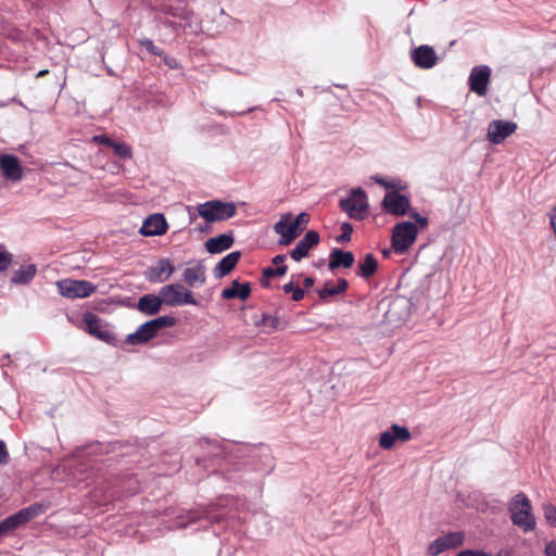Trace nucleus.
I'll return each instance as SVG.
<instances>
[{
  "instance_id": "f257e3e1",
  "label": "nucleus",
  "mask_w": 556,
  "mask_h": 556,
  "mask_svg": "<svg viewBox=\"0 0 556 556\" xmlns=\"http://www.w3.org/2000/svg\"><path fill=\"white\" fill-rule=\"evenodd\" d=\"M508 511L513 525L520 528L523 532L533 531L536 527L535 517L528 496L520 492L509 502Z\"/></svg>"
},
{
  "instance_id": "f03ea898",
  "label": "nucleus",
  "mask_w": 556,
  "mask_h": 556,
  "mask_svg": "<svg viewBox=\"0 0 556 556\" xmlns=\"http://www.w3.org/2000/svg\"><path fill=\"white\" fill-rule=\"evenodd\" d=\"M339 205L350 218L356 220L365 218L369 206L367 194L361 187L353 188L348 198L340 200Z\"/></svg>"
},
{
  "instance_id": "7ed1b4c3",
  "label": "nucleus",
  "mask_w": 556,
  "mask_h": 556,
  "mask_svg": "<svg viewBox=\"0 0 556 556\" xmlns=\"http://www.w3.org/2000/svg\"><path fill=\"white\" fill-rule=\"evenodd\" d=\"M418 227L412 222H401L392 229V249L397 254L406 252L416 241Z\"/></svg>"
},
{
  "instance_id": "20e7f679",
  "label": "nucleus",
  "mask_w": 556,
  "mask_h": 556,
  "mask_svg": "<svg viewBox=\"0 0 556 556\" xmlns=\"http://www.w3.org/2000/svg\"><path fill=\"white\" fill-rule=\"evenodd\" d=\"M236 205L218 200L207 201L198 206L199 215L208 223L226 220L236 214Z\"/></svg>"
},
{
  "instance_id": "39448f33",
  "label": "nucleus",
  "mask_w": 556,
  "mask_h": 556,
  "mask_svg": "<svg viewBox=\"0 0 556 556\" xmlns=\"http://www.w3.org/2000/svg\"><path fill=\"white\" fill-rule=\"evenodd\" d=\"M83 321L86 325L84 330L90 336L110 345H117L118 341L116 336L109 329L108 324H105L98 315L92 312H86L83 315Z\"/></svg>"
},
{
  "instance_id": "423d86ee",
  "label": "nucleus",
  "mask_w": 556,
  "mask_h": 556,
  "mask_svg": "<svg viewBox=\"0 0 556 556\" xmlns=\"http://www.w3.org/2000/svg\"><path fill=\"white\" fill-rule=\"evenodd\" d=\"M58 291L68 299H84L96 292L97 287L88 280L62 279L56 282Z\"/></svg>"
},
{
  "instance_id": "0eeeda50",
  "label": "nucleus",
  "mask_w": 556,
  "mask_h": 556,
  "mask_svg": "<svg viewBox=\"0 0 556 556\" xmlns=\"http://www.w3.org/2000/svg\"><path fill=\"white\" fill-rule=\"evenodd\" d=\"M160 295L163 298L164 304L168 306L198 304V301L193 298L192 292L179 283H172L162 287L160 290Z\"/></svg>"
},
{
  "instance_id": "6e6552de",
  "label": "nucleus",
  "mask_w": 556,
  "mask_h": 556,
  "mask_svg": "<svg viewBox=\"0 0 556 556\" xmlns=\"http://www.w3.org/2000/svg\"><path fill=\"white\" fill-rule=\"evenodd\" d=\"M382 207L389 214L404 216L410 208V200L399 191L392 190L386 193L382 200Z\"/></svg>"
},
{
  "instance_id": "1a4fd4ad",
  "label": "nucleus",
  "mask_w": 556,
  "mask_h": 556,
  "mask_svg": "<svg viewBox=\"0 0 556 556\" xmlns=\"http://www.w3.org/2000/svg\"><path fill=\"white\" fill-rule=\"evenodd\" d=\"M517 129V124L511 121L493 119L489 123L486 139L493 144H500Z\"/></svg>"
},
{
  "instance_id": "9d476101",
  "label": "nucleus",
  "mask_w": 556,
  "mask_h": 556,
  "mask_svg": "<svg viewBox=\"0 0 556 556\" xmlns=\"http://www.w3.org/2000/svg\"><path fill=\"white\" fill-rule=\"evenodd\" d=\"M224 519L223 515L214 514L213 508L208 507H199L195 509H191L188 511L187 521L182 518L178 521L179 528H186L189 525L195 523L198 521H203L205 525L203 527H207L208 525L219 523Z\"/></svg>"
},
{
  "instance_id": "9b49d317",
  "label": "nucleus",
  "mask_w": 556,
  "mask_h": 556,
  "mask_svg": "<svg viewBox=\"0 0 556 556\" xmlns=\"http://www.w3.org/2000/svg\"><path fill=\"white\" fill-rule=\"evenodd\" d=\"M413 63L422 70L434 67L439 62V56L431 46L421 45L410 51Z\"/></svg>"
},
{
  "instance_id": "f8f14e48",
  "label": "nucleus",
  "mask_w": 556,
  "mask_h": 556,
  "mask_svg": "<svg viewBox=\"0 0 556 556\" xmlns=\"http://www.w3.org/2000/svg\"><path fill=\"white\" fill-rule=\"evenodd\" d=\"M491 70L486 65L475 66L469 75L470 90L482 97L486 94Z\"/></svg>"
},
{
  "instance_id": "ddd939ff",
  "label": "nucleus",
  "mask_w": 556,
  "mask_h": 556,
  "mask_svg": "<svg viewBox=\"0 0 556 556\" xmlns=\"http://www.w3.org/2000/svg\"><path fill=\"white\" fill-rule=\"evenodd\" d=\"M174 271L175 267L169 258H160L155 265L148 268L146 278L153 283L164 282L169 279Z\"/></svg>"
},
{
  "instance_id": "4468645a",
  "label": "nucleus",
  "mask_w": 556,
  "mask_h": 556,
  "mask_svg": "<svg viewBox=\"0 0 556 556\" xmlns=\"http://www.w3.org/2000/svg\"><path fill=\"white\" fill-rule=\"evenodd\" d=\"M319 233L316 230H308L290 252L291 258L300 262L308 255L311 249L319 243Z\"/></svg>"
},
{
  "instance_id": "2eb2a0df",
  "label": "nucleus",
  "mask_w": 556,
  "mask_h": 556,
  "mask_svg": "<svg viewBox=\"0 0 556 556\" xmlns=\"http://www.w3.org/2000/svg\"><path fill=\"white\" fill-rule=\"evenodd\" d=\"M308 220V214L300 213L295 217V219L291 224H289V227L287 228L286 232L282 233V238H279L278 243L280 245H289L302 233Z\"/></svg>"
},
{
  "instance_id": "dca6fc26",
  "label": "nucleus",
  "mask_w": 556,
  "mask_h": 556,
  "mask_svg": "<svg viewBox=\"0 0 556 556\" xmlns=\"http://www.w3.org/2000/svg\"><path fill=\"white\" fill-rule=\"evenodd\" d=\"M167 230V223L163 214L150 215L142 224L140 233L146 237L161 236Z\"/></svg>"
},
{
  "instance_id": "f3484780",
  "label": "nucleus",
  "mask_w": 556,
  "mask_h": 556,
  "mask_svg": "<svg viewBox=\"0 0 556 556\" xmlns=\"http://www.w3.org/2000/svg\"><path fill=\"white\" fill-rule=\"evenodd\" d=\"M0 168L3 176L12 181H18L23 177V169L17 156L3 154L0 156Z\"/></svg>"
},
{
  "instance_id": "a211bd4d",
  "label": "nucleus",
  "mask_w": 556,
  "mask_h": 556,
  "mask_svg": "<svg viewBox=\"0 0 556 556\" xmlns=\"http://www.w3.org/2000/svg\"><path fill=\"white\" fill-rule=\"evenodd\" d=\"M163 303L164 301L161 295L157 296L149 293L139 298L136 307L146 316H153L160 312Z\"/></svg>"
},
{
  "instance_id": "6ab92c4d",
  "label": "nucleus",
  "mask_w": 556,
  "mask_h": 556,
  "mask_svg": "<svg viewBox=\"0 0 556 556\" xmlns=\"http://www.w3.org/2000/svg\"><path fill=\"white\" fill-rule=\"evenodd\" d=\"M354 261L355 258L352 252L334 248L330 252L328 267L330 270H334L340 267L351 268Z\"/></svg>"
},
{
  "instance_id": "aec40b11",
  "label": "nucleus",
  "mask_w": 556,
  "mask_h": 556,
  "mask_svg": "<svg viewBox=\"0 0 556 556\" xmlns=\"http://www.w3.org/2000/svg\"><path fill=\"white\" fill-rule=\"evenodd\" d=\"M184 280L190 288L203 286L206 281V268L202 263L184 270Z\"/></svg>"
},
{
  "instance_id": "412c9836",
  "label": "nucleus",
  "mask_w": 556,
  "mask_h": 556,
  "mask_svg": "<svg viewBox=\"0 0 556 556\" xmlns=\"http://www.w3.org/2000/svg\"><path fill=\"white\" fill-rule=\"evenodd\" d=\"M233 236L231 232L222 233L216 237L210 238L205 242V249L211 254L222 253L228 249H230L233 244Z\"/></svg>"
},
{
  "instance_id": "4be33fe9",
  "label": "nucleus",
  "mask_w": 556,
  "mask_h": 556,
  "mask_svg": "<svg viewBox=\"0 0 556 556\" xmlns=\"http://www.w3.org/2000/svg\"><path fill=\"white\" fill-rule=\"evenodd\" d=\"M241 257L240 251H233L224 256L214 267L213 273L216 278H223L231 273Z\"/></svg>"
},
{
  "instance_id": "5701e85b",
  "label": "nucleus",
  "mask_w": 556,
  "mask_h": 556,
  "mask_svg": "<svg viewBox=\"0 0 556 556\" xmlns=\"http://www.w3.org/2000/svg\"><path fill=\"white\" fill-rule=\"evenodd\" d=\"M251 294V285L249 282L240 283L238 280H232L231 286L222 291V298L225 300L240 299L247 300Z\"/></svg>"
},
{
  "instance_id": "b1692460",
  "label": "nucleus",
  "mask_w": 556,
  "mask_h": 556,
  "mask_svg": "<svg viewBox=\"0 0 556 556\" xmlns=\"http://www.w3.org/2000/svg\"><path fill=\"white\" fill-rule=\"evenodd\" d=\"M156 336L149 321H146L138 329L126 337V342L131 345L144 344Z\"/></svg>"
},
{
  "instance_id": "393cba45",
  "label": "nucleus",
  "mask_w": 556,
  "mask_h": 556,
  "mask_svg": "<svg viewBox=\"0 0 556 556\" xmlns=\"http://www.w3.org/2000/svg\"><path fill=\"white\" fill-rule=\"evenodd\" d=\"M378 269V262L375 256L370 253L366 254L362 262L358 264L357 275L369 279L371 278Z\"/></svg>"
},
{
  "instance_id": "a878e982",
  "label": "nucleus",
  "mask_w": 556,
  "mask_h": 556,
  "mask_svg": "<svg viewBox=\"0 0 556 556\" xmlns=\"http://www.w3.org/2000/svg\"><path fill=\"white\" fill-rule=\"evenodd\" d=\"M37 273V267L34 264H29L25 267H21L15 270L11 277V282L14 285H27L29 283Z\"/></svg>"
},
{
  "instance_id": "bb28decb",
  "label": "nucleus",
  "mask_w": 556,
  "mask_h": 556,
  "mask_svg": "<svg viewBox=\"0 0 556 556\" xmlns=\"http://www.w3.org/2000/svg\"><path fill=\"white\" fill-rule=\"evenodd\" d=\"M25 523H27V522H26L22 511L18 510L17 513H15V514L7 517L2 521H0V529L3 533V535H5L10 531L17 529Z\"/></svg>"
},
{
  "instance_id": "cd10ccee",
  "label": "nucleus",
  "mask_w": 556,
  "mask_h": 556,
  "mask_svg": "<svg viewBox=\"0 0 556 556\" xmlns=\"http://www.w3.org/2000/svg\"><path fill=\"white\" fill-rule=\"evenodd\" d=\"M152 330L157 334L161 329L169 328L176 325V318L173 316H160L157 318L148 320Z\"/></svg>"
},
{
  "instance_id": "c85d7f7f",
  "label": "nucleus",
  "mask_w": 556,
  "mask_h": 556,
  "mask_svg": "<svg viewBox=\"0 0 556 556\" xmlns=\"http://www.w3.org/2000/svg\"><path fill=\"white\" fill-rule=\"evenodd\" d=\"M47 509V506L42 503H35L33 505H29L25 508H22L21 511L26 520V522H29L31 519L38 517L39 515L43 514Z\"/></svg>"
},
{
  "instance_id": "c756f323",
  "label": "nucleus",
  "mask_w": 556,
  "mask_h": 556,
  "mask_svg": "<svg viewBox=\"0 0 556 556\" xmlns=\"http://www.w3.org/2000/svg\"><path fill=\"white\" fill-rule=\"evenodd\" d=\"M446 549L455 548L464 543L465 536L462 532H450L441 536Z\"/></svg>"
},
{
  "instance_id": "7c9ffc66",
  "label": "nucleus",
  "mask_w": 556,
  "mask_h": 556,
  "mask_svg": "<svg viewBox=\"0 0 556 556\" xmlns=\"http://www.w3.org/2000/svg\"><path fill=\"white\" fill-rule=\"evenodd\" d=\"M111 148L113 149L114 153L118 155L123 160H130L132 159V149L131 147L126 142H117L113 141L111 144Z\"/></svg>"
},
{
  "instance_id": "2f4dec72",
  "label": "nucleus",
  "mask_w": 556,
  "mask_h": 556,
  "mask_svg": "<svg viewBox=\"0 0 556 556\" xmlns=\"http://www.w3.org/2000/svg\"><path fill=\"white\" fill-rule=\"evenodd\" d=\"M390 428L396 441L407 442L412 439V433L407 427L393 424Z\"/></svg>"
},
{
  "instance_id": "473e14b6",
  "label": "nucleus",
  "mask_w": 556,
  "mask_h": 556,
  "mask_svg": "<svg viewBox=\"0 0 556 556\" xmlns=\"http://www.w3.org/2000/svg\"><path fill=\"white\" fill-rule=\"evenodd\" d=\"M282 289L286 293H291V299L294 302L301 301L305 295L304 290L302 288H300L299 286H295L292 281L286 283L282 287Z\"/></svg>"
},
{
  "instance_id": "72a5a7b5",
  "label": "nucleus",
  "mask_w": 556,
  "mask_h": 556,
  "mask_svg": "<svg viewBox=\"0 0 556 556\" xmlns=\"http://www.w3.org/2000/svg\"><path fill=\"white\" fill-rule=\"evenodd\" d=\"M317 293L323 301L327 300L329 296L339 295L336 285L331 281H327L323 288L317 290Z\"/></svg>"
},
{
  "instance_id": "f704fd0d",
  "label": "nucleus",
  "mask_w": 556,
  "mask_h": 556,
  "mask_svg": "<svg viewBox=\"0 0 556 556\" xmlns=\"http://www.w3.org/2000/svg\"><path fill=\"white\" fill-rule=\"evenodd\" d=\"M542 508L547 523L556 528V506L552 503H544Z\"/></svg>"
},
{
  "instance_id": "c9c22d12",
  "label": "nucleus",
  "mask_w": 556,
  "mask_h": 556,
  "mask_svg": "<svg viewBox=\"0 0 556 556\" xmlns=\"http://www.w3.org/2000/svg\"><path fill=\"white\" fill-rule=\"evenodd\" d=\"M395 438L391 428L388 431H384L380 434L379 445L384 450H391L395 445Z\"/></svg>"
},
{
  "instance_id": "e433bc0d",
  "label": "nucleus",
  "mask_w": 556,
  "mask_h": 556,
  "mask_svg": "<svg viewBox=\"0 0 556 556\" xmlns=\"http://www.w3.org/2000/svg\"><path fill=\"white\" fill-rule=\"evenodd\" d=\"M445 551L447 549L444 545V541L441 536H439L429 544L427 553L429 556H438Z\"/></svg>"
},
{
  "instance_id": "4c0bfd02",
  "label": "nucleus",
  "mask_w": 556,
  "mask_h": 556,
  "mask_svg": "<svg viewBox=\"0 0 556 556\" xmlns=\"http://www.w3.org/2000/svg\"><path fill=\"white\" fill-rule=\"evenodd\" d=\"M138 43L141 48H144L149 53L157 56L163 55V50L154 45V42L149 38H142L138 40Z\"/></svg>"
},
{
  "instance_id": "58836bf2",
  "label": "nucleus",
  "mask_w": 556,
  "mask_h": 556,
  "mask_svg": "<svg viewBox=\"0 0 556 556\" xmlns=\"http://www.w3.org/2000/svg\"><path fill=\"white\" fill-rule=\"evenodd\" d=\"M157 10H159V12H161L162 14L167 15V16H173V17H178V18L184 17V11L176 9L173 5L167 4V3L160 4L157 7Z\"/></svg>"
},
{
  "instance_id": "ea45409f",
  "label": "nucleus",
  "mask_w": 556,
  "mask_h": 556,
  "mask_svg": "<svg viewBox=\"0 0 556 556\" xmlns=\"http://www.w3.org/2000/svg\"><path fill=\"white\" fill-rule=\"evenodd\" d=\"M258 326L264 328H268L270 330H275L279 326V319L276 316H271L269 314H263L262 320L257 323Z\"/></svg>"
},
{
  "instance_id": "a19ab883",
  "label": "nucleus",
  "mask_w": 556,
  "mask_h": 556,
  "mask_svg": "<svg viewBox=\"0 0 556 556\" xmlns=\"http://www.w3.org/2000/svg\"><path fill=\"white\" fill-rule=\"evenodd\" d=\"M13 262V255L0 245V271H5Z\"/></svg>"
},
{
  "instance_id": "79ce46f5",
  "label": "nucleus",
  "mask_w": 556,
  "mask_h": 556,
  "mask_svg": "<svg viewBox=\"0 0 556 556\" xmlns=\"http://www.w3.org/2000/svg\"><path fill=\"white\" fill-rule=\"evenodd\" d=\"M342 233L336 238L337 242L344 243L351 241V235L353 232L352 224L345 222L341 225Z\"/></svg>"
},
{
  "instance_id": "37998d69",
  "label": "nucleus",
  "mask_w": 556,
  "mask_h": 556,
  "mask_svg": "<svg viewBox=\"0 0 556 556\" xmlns=\"http://www.w3.org/2000/svg\"><path fill=\"white\" fill-rule=\"evenodd\" d=\"M275 276L276 275L274 273L273 267H265L262 271V278H261L262 286L265 288L269 287V279Z\"/></svg>"
},
{
  "instance_id": "c03bdc74",
  "label": "nucleus",
  "mask_w": 556,
  "mask_h": 556,
  "mask_svg": "<svg viewBox=\"0 0 556 556\" xmlns=\"http://www.w3.org/2000/svg\"><path fill=\"white\" fill-rule=\"evenodd\" d=\"M164 61V63L170 68V70H180L181 68V64L179 63V61L174 58V56H169L167 54H165L163 52V55L161 56Z\"/></svg>"
},
{
  "instance_id": "a18cd8bd",
  "label": "nucleus",
  "mask_w": 556,
  "mask_h": 556,
  "mask_svg": "<svg viewBox=\"0 0 556 556\" xmlns=\"http://www.w3.org/2000/svg\"><path fill=\"white\" fill-rule=\"evenodd\" d=\"M10 460L9 452L7 445L3 441L0 440V465H7Z\"/></svg>"
},
{
  "instance_id": "49530a36",
  "label": "nucleus",
  "mask_w": 556,
  "mask_h": 556,
  "mask_svg": "<svg viewBox=\"0 0 556 556\" xmlns=\"http://www.w3.org/2000/svg\"><path fill=\"white\" fill-rule=\"evenodd\" d=\"M456 556H491V554L481 549H464L459 552Z\"/></svg>"
},
{
  "instance_id": "de8ad7c7",
  "label": "nucleus",
  "mask_w": 556,
  "mask_h": 556,
  "mask_svg": "<svg viewBox=\"0 0 556 556\" xmlns=\"http://www.w3.org/2000/svg\"><path fill=\"white\" fill-rule=\"evenodd\" d=\"M289 227V224L287 220L282 217L280 220H278L275 226L274 230L276 233L280 235V238H282V233L286 232L287 228Z\"/></svg>"
},
{
  "instance_id": "09e8293b",
  "label": "nucleus",
  "mask_w": 556,
  "mask_h": 556,
  "mask_svg": "<svg viewBox=\"0 0 556 556\" xmlns=\"http://www.w3.org/2000/svg\"><path fill=\"white\" fill-rule=\"evenodd\" d=\"M93 142L98 143V144H103V146H106V147H110L111 148V144L113 143V139H111L109 136L106 135H97L92 138Z\"/></svg>"
},
{
  "instance_id": "8fccbe9b",
  "label": "nucleus",
  "mask_w": 556,
  "mask_h": 556,
  "mask_svg": "<svg viewBox=\"0 0 556 556\" xmlns=\"http://www.w3.org/2000/svg\"><path fill=\"white\" fill-rule=\"evenodd\" d=\"M401 306H407V303L404 301V300H394L391 305H390V309L387 312V315L388 316H392L393 315V311L395 308H399Z\"/></svg>"
},
{
  "instance_id": "3c124183",
  "label": "nucleus",
  "mask_w": 556,
  "mask_h": 556,
  "mask_svg": "<svg viewBox=\"0 0 556 556\" xmlns=\"http://www.w3.org/2000/svg\"><path fill=\"white\" fill-rule=\"evenodd\" d=\"M339 294L344 293L349 288V281L344 278H339L336 285Z\"/></svg>"
},
{
  "instance_id": "603ef678",
  "label": "nucleus",
  "mask_w": 556,
  "mask_h": 556,
  "mask_svg": "<svg viewBox=\"0 0 556 556\" xmlns=\"http://www.w3.org/2000/svg\"><path fill=\"white\" fill-rule=\"evenodd\" d=\"M374 180H375L377 184H379V185L383 186L386 189H394V188L396 187L393 182H389V181H387L386 179H383V178H382V177H380V176H375V177H374Z\"/></svg>"
},
{
  "instance_id": "864d4df0",
  "label": "nucleus",
  "mask_w": 556,
  "mask_h": 556,
  "mask_svg": "<svg viewBox=\"0 0 556 556\" xmlns=\"http://www.w3.org/2000/svg\"><path fill=\"white\" fill-rule=\"evenodd\" d=\"M546 556H556V541H552L545 546Z\"/></svg>"
},
{
  "instance_id": "5fc2aeb1",
  "label": "nucleus",
  "mask_w": 556,
  "mask_h": 556,
  "mask_svg": "<svg viewBox=\"0 0 556 556\" xmlns=\"http://www.w3.org/2000/svg\"><path fill=\"white\" fill-rule=\"evenodd\" d=\"M287 270H288V266L283 265V264L274 268V273L278 277L283 276L287 273Z\"/></svg>"
},
{
  "instance_id": "6e6d98bb",
  "label": "nucleus",
  "mask_w": 556,
  "mask_h": 556,
  "mask_svg": "<svg viewBox=\"0 0 556 556\" xmlns=\"http://www.w3.org/2000/svg\"><path fill=\"white\" fill-rule=\"evenodd\" d=\"M285 260H286V255L278 254V255H276V256H274V257H273L271 263H273L274 265L279 266V265H282V264H283Z\"/></svg>"
},
{
  "instance_id": "4d7b16f0",
  "label": "nucleus",
  "mask_w": 556,
  "mask_h": 556,
  "mask_svg": "<svg viewBox=\"0 0 556 556\" xmlns=\"http://www.w3.org/2000/svg\"><path fill=\"white\" fill-rule=\"evenodd\" d=\"M428 223H429L428 218L422 215H421V217L417 218V224L420 226L421 229L427 228Z\"/></svg>"
},
{
  "instance_id": "13d9d810",
  "label": "nucleus",
  "mask_w": 556,
  "mask_h": 556,
  "mask_svg": "<svg viewBox=\"0 0 556 556\" xmlns=\"http://www.w3.org/2000/svg\"><path fill=\"white\" fill-rule=\"evenodd\" d=\"M314 278L313 277H306L303 281V285L305 288H311L314 286Z\"/></svg>"
},
{
  "instance_id": "bf43d9fd",
  "label": "nucleus",
  "mask_w": 556,
  "mask_h": 556,
  "mask_svg": "<svg viewBox=\"0 0 556 556\" xmlns=\"http://www.w3.org/2000/svg\"><path fill=\"white\" fill-rule=\"evenodd\" d=\"M407 214L409 215L410 218L415 219V222L417 223V218L421 217V215L414 211V210H408Z\"/></svg>"
},
{
  "instance_id": "052dcab7",
  "label": "nucleus",
  "mask_w": 556,
  "mask_h": 556,
  "mask_svg": "<svg viewBox=\"0 0 556 556\" xmlns=\"http://www.w3.org/2000/svg\"><path fill=\"white\" fill-rule=\"evenodd\" d=\"M48 74V70H42L37 74V77H42Z\"/></svg>"
},
{
  "instance_id": "680f3d73",
  "label": "nucleus",
  "mask_w": 556,
  "mask_h": 556,
  "mask_svg": "<svg viewBox=\"0 0 556 556\" xmlns=\"http://www.w3.org/2000/svg\"><path fill=\"white\" fill-rule=\"evenodd\" d=\"M390 253H391V251H390L389 249H384V250L382 251V255H383L384 257H388V256L390 255Z\"/></svg>"
}]
</instances>
